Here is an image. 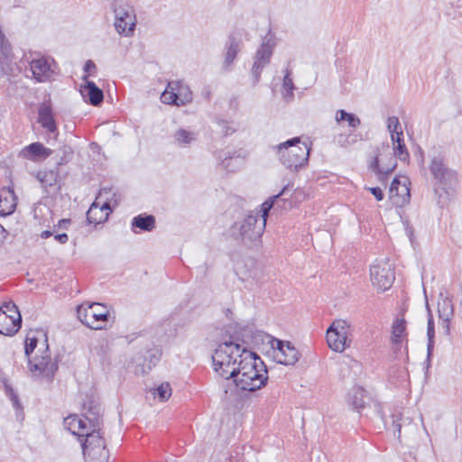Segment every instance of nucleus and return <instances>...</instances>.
I'll list each match as a JSON object with an SVG mask.
<instances>
[{"label": "nucleus", "mask_w": 462, "mask_h": 462, "mask_svg": "<svg viewBox=\"0 0 462 462\" xmlns=\"http://www.w3.org/2000/svg\"><path fill=\"white\" fill-rule=\"evenodd\" d=\"M215 372L225 379H233L242 391L254 392L265 386L268 371L263 361L244 346L224 342L212 355Z\"/></svg>", "instance_id": "nucleus-1"}, {"label": "nucleus", "mask_w": 462, "mask_h": 462, "mask_svg": "<svg viewBox=\"0 0 462 462\" xmlns=\"http://www.w3.org/2000/svg\"><path fill=\"white\" fill-rule=\"evenodd\" d=\"M83 418L77 414H70L63 420L64 430L69 433H79L86 430L87 433H99L101 430L100 405L93 400L83 404Z\"/></svg>", "instance_id": "nucleus-2"}, {"label": "nucleus", "mask_w": 462, "mask_h": 462, "mask_svg": "<svg viewBox=\"0 0 462 462\" xmlns=\"http://www.w3.org/2000/svg\"><path fill=\"white\" fill-rule=\"evenodd\" d=\"M277 149L280 162L291 171H297L308 162L310 148L299 137L280 143Z\"/></svg>", "instance_id": "nucleus-3"}, {"label": "nucleus", "mask_w": 462, "mask_h": 462, "mask_svg": "<svg viewBox=\"0 0 462 462\" xmlns=\"http://www.w3.org/2000/svg\"><path fill=\"white\" fill-rule=\"evenodd\" d=\"M429 169L435 180L434 190L437 194L439 189H442L447 193V189L450 188L457 181L456 172L447 166L444 155L437 150L433 151L432 154H430Z\"/></svg>", "instance_id": "nucleus-4"}, {"label": "nucleus", "mask_w": 462, "mask_h": 462, "mask_svg": "<svg viewBox=\"0 0 462 462\" xmlns=\"http://www.w3.org/2000/svg\"><path fill=\"white\" fill-rule=\"evenodd\" d=\"M352 324L346 319H335L328 328L326 338L331 350L342 353L352 343Z\"/></svg>", "instance_id": "nucleus-5"}, {"label": "nucleus", "mask_w": 462, "mask_h": 462, "mask_svg": "<svg viewBox=\"0 0 462 462\" xmlns=\"http://www.w3.org/2000/svg\"><path fill=\"white\" fill-rule=\"evenodd\" d=\"M86 462H108L106 441L103 435H77Z\"/></svg>", "instance_id": "nucleus-6"}, {"label": "nucleus", "mask_w": 462, "mask_h": 462, "mask_svg": "<svg viewBox=\"0 0 462 462\" xmlns=\"http://www.w3.org/2000/svg\"><path fill=\"white\" fill-rule=\"evenodd\" d=\"M79 319L92 329H102L108 320L109 311L101 303L81 304L77 309Z\"/></svg>", "instance_id": "nucleus-7"}, {"label": "nucleus", "mask_w": 462, "mask_h": 462, "mask_svg": "<svg viewBox=\"0 0 462 462\" xmlns=\"http://www.w3.org/2000/svg\"><path fill=\"white\" fill-rule=\"evenodd\" d=\"M370 280L379 292H383L391 288L395 280V273L389 259L376 260L370 266Z\"/></svg>", "instance_id": "nucleus-8"}, {"label": "nucleus", "mask_w": 462, "mask_h": 462, "mask_svg": "<svg viewBox=\"0 0 462 462\" xmlns=\"http://www.w3.org/2000/svg\"><path fill=\"white\" fill-rule=\"evenodd\" d=\"M258 221V213L252 212L241 223L233 226V232H238L240 239L245 244L257 241L265 228V220Z\"/></svg>", "instance_id": "nucleus-9"}, {"label": "nucleus", "mask_w": 462, "mask_h": 462, "mask_svg": "<svg viewBox=\"0 0 462 462\" xmlns=\"http://www.w3.org/2000/svg\"><path fill=\"white\" fill-rule=\"evenodd\" d=\"M22 317L17 306L5 302L0 307V334L14 336L21 328Z\"/></svg>", "instance_id": "nucleus-10"}, {"label": "nucleus", "mask_w": 462, "mask_h": 462, "mask_svg": "<svg viewBox=\"0 0 462 462\" xmlns=\"http://www.w3.org/2000/svg\"><path fill=\"white\" fill-rule=\"evenodd\" d=\"M115 28L119 34L130 36L135 27V16L132 7L120 5L115 8Z\"/></svg>", "instance_id": "nucleus-11"}, {"label": "nucleus", "mask_w": 462, "mask_h": 462, "mask_svg": "<svg viewBox=\"0 0 462 462\" xmlns=\"http://www.w3.org/2000/svg\"><path fill=\"white\" fill-rule=\"evenodd\" d=\"M30 69L36 81L47 82L53 79L57 65L53 60L41 56L31 60Z\"/></svg>", "instance_id": "nucleus-12"}, {"label": "nucleus", "mask_w": 462, "mask_h": 462, "mask_svg": "<svg viewBox=\"0 0 462 462\" xmlns=\"http://www.w3.org/2000/svg\"><path fill=\"white\" fill-rule=\"evenodd\" d=\"M273 347V359L282 365H293L300 357L298 350L289 341L275 339Z\"/></svg>", "instance_id": "nucleus-13"}, {"label": "nucleus", "mask_w": 462, "mask_h": 462, "mask_svg": "<svg viewBox=\"0 0 462 462\" xmlns=\"http://www.w3.org/2000/svg\"><path fill=\"white\" fill-rule=\"evenodd\" d=\"M192 99L191 92L183 87L179 86V82H170L167 88L161 96V100L164 104H174L183 106Z\"/></svg>", "instance_id": "nucleus-14"}, {"label": "nucleus", "mask_w": 462, "mask_h": 462, "mask_svg": "<svg viewBox=\"0 0 462 462\" xmlns=\"http://www.w3.org/2000/svg\"><path fill=\"white\" fill-rule=\"evenodd\" d=\"M49 348L46 346L45 354L34 360H29V367L31 372H38L39 375L51 380L58 369V365L53 362L48 354Z\"/></svg>", "instance_id": "nucleus-15"}, {"label": "nucleus", "mask_w": 462, "mask_h": 462, "mask_svg": "<svg viewBox=\"0 0 462 462\" xmlns=\"http://www.w3.org/2000/svg\"><path fill=\"white\" fill-rule=\"evenodd\" d=\"M51 154V150L38 142L25 146L19 152V156L21 158L30 161L43 160L49 157Z\"/></svg>", "instance_id": "nucleus-16"}, {"label": "nucleus", "mask_w": 462, "mask_h": 462, "mask_svg": "<svg viewBox=\"0 0 462 462\" xmlns=\"http://www.w3.org/2000/svg\"><path fill=\"white\" fill-rule=\"evenodd\" d=\"M17 198L12 188H3L0 190V214L8 216L12 214L17 205Z\"/></svg>", "instance_id": "nucleus-17"}, {"label": "nucleus", "mask_w": 462, "mask_h": 462, "mask_svg": "<svg viewBox=\"0 0 462 462\" xmlns=\"http://www.w3.org/2000/svg\"><path fill=\"white\" fill-rule=\"evenodd\" d=\"M406 321L403 319H396L392 325L391 341L394 352L401 349L402 343L406 340Z\"/></svg>", "instance_id": "nucleus-18"}, {"label": "nucleus", "mask_w": 462, "mask_h": 462, "mask_svg": "<svg viewBox=\"0 0 462 462\" xmlns=\"http://www.w3.org/2000/svg\"><path fill=\"white\" fill-rule=\"evenodd\" d=\"M85 85L81 87L80 93L83 97L88 98L92 106H98L104 99L103 91L97 85L84 77Z\"/></svg>", "instance_id": "nucleus-19"}, {"label": "nucleus", "mask_w": 462, "mask_h": 462, "mask_svg": "<svg viewBox=\"0 0 462 462\" xmlns=\"http://www.w3.org/2000/svg\"><path fill=\"white\" fill-rule=\"evenodd\" d=\"M38 121L42 126L50 133L56 132V123L53 117L51 107L49 104L43 103L40 106L38 111Z\"/></svg>", "instance_id": "nucleus-20"}, {"label": "nucleus", "mask_w": 462, "mask_h": 462, "mask_svg": "<svg viewBox=\"0 0 462 462\" xmlns=\"http://www.w3.org/2000/svg\"><path fill=\"white\" fill-rule=\"evenodd\" d=\"M369 401L370 398L366 395L365 389L362 387L355 386L348 393L349 404H351L358 412H361V411L365 408Z\"/></svg>", "instance_id": "nucleus-21"}, {"label": "nucleus", "mask_w": 462, "mask_h": 462, "mask_svg": "<svg viewBox=\"0 0 462 462\" xmlns=\"http://www.w3.org/2000/svg\"><path fill=\"white\" fill-rule=\"evenodd\" d=\"M438 312L441 320V328L445 334L449 332V321L453 317V305L448 299H444L438 303Z\"/></svg>", "instance_id": "nucleus-22"}, {"label": "nucleus", "mask_w": 462, "mask_h": 462, "mask_svg": "<svg viewBox=\"0 0 462 462\" xmlns=\"http://www.w3.org/2000/svg\"><path fill=\"white\" fill-rule=\"evenodd\" d=\"M389 193L392 199H401L402 203H405L410 199V189L408 188L407 182H402L398 178H394L392 181Z\"/></svg>", "instance_id": "nucleus-23"}, {"label": "nucleus", "mask_w": 462, "mask_h": 462, "mask_svg": "<svg viewBox=\"0 0 462 462\" xmlns=\"http://www.w3.org/2000/svg\"><path fill=\"white\" fill-rule=\"evenodd\" d=\"M241 48V42L236 39L233 36H230L228 39V43L226 46V52L225 55V60L223 63V67L226 70H229L232 63L234 62L237 53L239 52Z\"/></svg>", "instance_id": "nucleus-24"}, {"label": "nucleus", "mask_w": 462, "mask_h": 462, "mask_svg": "<svg viewBox=\"0 0 462 462\" xmlns=\"http://www.w3.org/2000/svg\"><path fill=\"white\" fill-rule=\"evenodd\" d=\"M391 141L395 157L402 162H407L410 158V154L404 143L403 134L393 135V137H391Z\"/></svg>", "instance_id": "nucleus-25"}, {"label": "nucleus", "mask_w": 462, "mask_h": 462, "mask_svg": "<svg viewBox=\"0 0 462 462\" xmlns=\"http://www.w3.org/2000/svg\"><path fill=\"white\" fill-rule=\"evenodd\" d=\"M36 177L44 188H52L58 182L59 173L54 170H44L38 171Z\"/></svg>", "instance_id": "nucleus-26"}, {"label": "nucleus", "mask_w": 462, "mask_h": 462, "mask_svg": "<svg viewBox=\"0 0 462 462\" xmlns=\"http://www.w3.org/2000/svg\"><path fill=\"white\" fill-rule=\"evenodd\" d=\"M138 227L143 231L150 232L155 227V218L152 215H139L134 217L132 228Z\"/></svg>", "instance_id": "nucleus-27"}, {"label": "nucleus", "mask_w": 462, "mask_h": 462, "mask_svg": "<svg viewBox=\"0 0 462 462\" xmlns=\"http://www.w3.org/2000/svg\"><path fill=\"white\" fill-rule=\"evenodd\" d=\"M291 69L287 68L284 71L282 93L286 99L293 97L294 84L291 79Z\"/></svg>", "instance_id": "nucleus-28"}, {"label": "nucleus", "mask_w": 462, "mask_h": 462, "mask_svg": "<svg viewBox=\"0 0 462 462\" xmlns=\"http://www.w3.org/2000/svg\"><path fill=\"white\" fill-rule=\"evenodd\" d=\"M151 393L154 398L165 402L171 396L172 391L169 383H162L159 386L151 389Z\"/></svg>", "instance_id": "nucleus-29"}, {"label": "nucleus", "mask_w": 462, "mask_h": 462, "mask_svg": "<svg viewBox=\"0 0 462 462\" xmlns=\"http://www.w3.org/2000/svg\"><path fill=\"white\" fill-rule=\"evenodd\" d=\"M336 121L337 123L340 121H346L348 125L353 128L357 127L361 124L359 117H357L355 114L347 113L343 109L337 111Z\"/></svg>", "instance_id": "nucleus-30"}, {"label": "nucleus", "mask_w": 462, "mask_h": 462, "mask_svg": "<svg viewBox=\"0 0 462 462\" xmlns=\"http://www.w3.org/2000/svg\"><path fill=\"white\" fill-rule=\"evenodd\" d=\"M196 133L185 129H179L174 134L176 143L180 145L189 144L196 139Z\"/></svg>", "instance_id": "nucleus-31"}, {"label": "nucleus", "mask_w": 462, "mask_h": 462, "mask_svg": "<svg viewBox=\"0 0 462 462\" xmlns=\"http://www.w3.org/2000/svg\"><path fill=\"white\" fill-rule=\"evenodd\" d=\"M287 189H288V186H285L279 194L270 198L269 200H267L262 204L260 222L263 221V219H264L266 221L268 213H269L270 209L273 208L274 201L282 195H284ZM258 217H259V215H258Z\"/></svg>", "instance_id": "nucleus-32"}, {"label": "nucleus", "mask_w": 462, "mask_h": 462, "mask_svg": "<svg viewBox=\"0 0 462 462\" xmlns=\"http://www.w3.org/2000/svg\"><path fill=\"white\" fill-rule=\"evenodd\" d=\"M272 54H273L272 46L267 43H263L257 50L254 59H256L257 60L263 62L264 64L267 65L270 62Z\"/></svg>", "instance_id": "nucleus-33"}, {"label": "nucleus", "mask_w": 462, "mask_h": 462, "mask_svg": "<svg viewBox=\"0 0 462 462\" xmlns=\"http://www.w3.org/2000/svg\"><path fill=\"white\" fill-rule=\"evenodd\" d=\"M387 129L391 134V137L393 135L399 134L402 135V128L400 124L399 118L397 116H389L387 119Z\"/></svg>", "instance_id": "nucleus-34"}, {"label": "nucleus", "mask_w": 462, "mask_h": 462, "mask_svg": "<svg viewBox=\"0 0 462 462\" xmlns=\"http://www.w3.org/2000/svg\"><path fill=\"white\" fill-rule=\"evenodd\" d=\"M5 390L6 395L10 398V400H11V402L13 403L14 408L16 411H21L22 410V406L20 404L18 396L14 393V389L9 384L5 383Z\"/></svg>", "instance_id": "nucleus-35"}, {"label": "nucleus", "mask_w": 462, "mask_h": 462, "mask_svg": "<svg viewBox=\"0 0 462 462\" xmlns=\"http://www.w3.org/2000/svg\"><path fill=\"white\" fill-rule=\"evenodd\" d=\"M427 335H428V356H430L431 355V351L433 348V337H434V322L432 319V317L430 315L428 319V328H427Z\"/></svg>", "instance_id": "nucleus-36"}, {"label": "nucleus", "mask_w": 462, "mask_h": 462, "mask_svg": "<svg viewBox=\"0 0 462 462\" xmlns=\"http://www.w3.org/2000/svg\"><path fill=\"white\" fill-rule=\"evenodd\" d=\"M265 66H266V64L254 59V64L252 67V75H253L254 84H256L259 81L263 69Z\"/></svg>", "instance_id": "nucleus-37"}, {"label": "nucleus", "mask_w": 462, "mask_h": 462, "mask_svg": "<svg viewBox=\"0 0 462 462\" xmlns=\"http://www.w3.org/2000/svg\"><path fill=\"white\" fill-rule=\"evenodd\" d=\"M110 194H111L110 189H102L100 190L97 199H102L103 197H106V201L103 203V205L100 208L101 210L106 209V210L111 211V201L108 198V195H110Z\"/></svg>", "instance_id": "nucleus-38"}, {"label": "nucleus", "mask_w": 462, "mask_h": 462, "mask_svg": "<svg viewBox=\"0 0 462 462\" xmlns=\"http://www.w3.org/2000/svg\"><path fill=\"white\" fill-rule=\"evenodd\" d=\"M334 142L341 147H347L354 143L355 140L350 141V135L341 134L335 136Z\"/></svg>", "instance_id": "nucleus-39"}, {"label": "nucleus", "mask_w": 462, "mask_h": 462, "mask_svg": "<svg viewBox=\"0 0 462 462\" xmlns=\"http://www.w3.org/2000/svg\"><path fill=\"white\" fill-rule=\"evenodd\" d=\"M37 346V339L35 337H27L25 340L24 352L27 356L33 352Z\"/></svg>", "instance_id": "nucleus-40"}, {"label": "nucleus", "mask_w": 462, "mask_h": 462, "mask_svg": "<svg viewBox=\"0 0 462 462\" xmlns=\"http://www.w3.org/2000/svg\"><path fill=\"white\" fill-rule=\"evenodd\" d=\"M217 125L221 129V133L225 135H228L236 131V129L230 126L228 123L225 120L218 121Z\"/></svg>", "instance_id": "nucleus-41"}, {"label": "nucleus", "mask_w": 462, "mask_h": 462, "mask_svg": "<svg viewBox=\"0 0 462 462\" xmlns=\"http://www.w3.org/2000/svg\"><path fill=\"white\" fill-rule=\"evenodd\" d=\"M97 209V206L96 203H93L88 211L87 212V218L89 223L97 224L99 221H97L96 218L93 217V215L95 214V211Z\"/></svg>", "instance_id": "nucleus-42"}, {"label": "nucleus", "mask_w": 462, "mask_h": 462, "mask_svg": "<svg viewBox=\"0 0 462 462\" xmlns=\"http://www.w3.org/2000/svg\"><path fill=\"white\" fill-rule=\"evenodd\" d=\"M369 190L378 201L383 199V190L379 187L370 188Z\"/></svg>", "instance_id": "nucleus-43"}, {"label": "nucleus", "mask_w": 462, "mask_h": 462, "mask_svg": "<svg viewBox=\"0 0 462 462\" xmlns=\"http://www.w3.org/2000/svg\"><path fill=\"white\" fill-rule=\"evenodd\" d=\"M374 164H375V168H376V170H377V172H378V173H382V174H383V173H389V172H390V171H392L394 169V167L396 166V163H394L392 167H389V168H387V169H385V170H384V169H380V168H379V165H378V160H377V159H375Z\"/></svg>", "instance_id": "nucleus-44"}, {"label": "nucleus", "mask_w": 462, "mask_h": 462, "mask_svg": "<svg viewBox=\"0 0 462 462\" xmlns=\"http://www.w3.org/2000/svg\"><path fill=\"white\" fill-rule=\"evenodd\" d=\"M54 238L56 241L62 245L66 244L69 240V236L66 233L56 235Z\"/></svg>", "instance_id": "nucleus-45"}, {"label": "nucleus", "mask_w": 462, "mask_h": 462, "mask_svg": "<svg viewBox=\"0 0 462 462\" xmlns=\"http://www.w3.org/2000/svg\"><path fill=\"white\" fill-rule=\"evenodd\" d=\"M95 69H96V65H95V63L92 60H88L85 63V66H84L85 71L90 72L91 70H93Z\"/></svg>", "instance_id": "nucleus-46"}, {"label": "nucleus", "mask_w": 462, "mask_h": 462, "mask_svg": "<svg viewBox=\"0 0 462 462\" xmlns=\"http://www.w3.org/2000/svg\"><path fill=\"white\" fill-rule=\"evenodd\" d=\"M70 223L69 219H61L59 221V226L67 228V226Z\"/></svg>", "instance_id": "nucleus-47"}, {"label": "nucleus", "mask_w": 462, "mask_h": 462, "mask_svg": "<svg viewBox=\"0 0 462 462\" xmlns=\"http://www.w3.org/2000/svg\"><path fill=\"white\" fill-rule=\"evenodd\" d=\"M51 235H52V232H51L49 230H45V231L42 232L41 237L46 239V238L51 236Z\"/></svg>", "instance_id": "nucleus-48"}, {"label": "nucleus", "mask_w": 462, "mask_h": 462, "mask_svg": "<svg viewBox=\"0 0 462 462\" xmlns=\"http://www.w3.org/2000/svg\"><path fill=\"white\" fill-rule=\"evenodd\" d=\"M396 430L400 432V431H401V430H402V426H401V425H397V426H396Z\"/></svg>", "instance_id": "nucleus-49"}, {"label": "nucleus", "mask_w": 462, "mask_h": 462, "mask_svg": "<svg viewBox=\"0 0 462 462\" xmlns=\"http://www.w3.org/2000/svg\"><path fill=\"white\" fill-rule=\"evenodd\" d=\"M0 231L4 232L5 229L3 228V226L0 225Z\"/></svg>", "instance_id": "nucleus-50"}]
</instances>
